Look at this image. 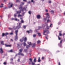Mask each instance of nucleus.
I'll return each instance as SVG.
<instances>
[{"label":"nucleus","mask_w":65,"mask_h":65,"mask_svg":"<svg viewBox=\"0 0 65 65\" xmlns=\"http://www.w3.org/2000/svg\"><path fill=\"white\" fill-rule=\"evenodd\" d=\"M58 45H59V46H60V47H62V44L61 43H59L58 44Z\"/></svg>","instance_id":"obj_21"},{"label":"nucleus","mask_w":65,"mask_h":65,"mask_svg":"<svg viewBox=\"0 0 65 65\" xmlns=\"http://www.w3.org/2000/svg\"><path fill=\"white\" fill-rule=\"evenodd\" d=\"M21 3L22 5H24V4H25V3L23 2H21Z\"/></svg>","instance_id":"obj_44"},{"label":"nucleus","mask_w":65,"mask_h":65,"mask_svg":"<svg viewBox=\"0 0 65 65\" xmlns=\"http://www.w3.org/2000/svg\"><path fill=\"white\" fill-rule=\"evenodd\" d=\"M1 44H2V45H4V41H1Z\"/></svg>","instance_id":"obj_14"},{"label":"nucleus","mask_w":65,"mask_h":65,"mask_svg":"<svg viewBox=\"0 0 65 65\" xmlns=\"http://www.w3.org/2000/svg\"><path fill=\"white\" fill-rule=\"evenodd\" d=\"M59 52H60L59 51H57L56 52V53H59Z\"/></svg>","instance_id":"obj_59"},{"label":"nucleus","mask_w":65,"mask_h":65,"mask_svg":"<svg viewBox=\"0 0 65 65\" xmlns=\"http://www.w3.org/2000/svg\"><path fill=\"white\" fill-rule=\"evenodd\" d=\"M43 28V26H42V27H41V26H39L38 30H39L40 29H41V28Z\"/></svg>","instance_id":"obj_20"},{"label":"nucleus","mask_w":65,"mask_h":65,"mask_svg":"<svg viewBox=\"0 0 65 65\" xmlns=\"http://www.w3.org/2000/svg\"><path fill=\"white\" fill-rule=\"evenodd\" d=\"M28 13L29 14H31V12L30 11H29Z\"/></svg>","instance_id":"obj_35"},{"label":"nucleus","mask_w":65,"mask_h":65,"mask_svg":"<svg viewBox=\"0 0 65 65\" xmlns=\"http://www.w3.org/2000/svg\"><path fill=\"white\" fill-rule=\"evenodd\" d=\"M21 24H22V23H24V21L23 20H22L21 21Z\"/></svg>","instance_id":"obj_24"},{"label":"nucleus","mask_w":65,"mask_h":65,"mask_svg":"<svg viewBox=\"0 0 65 65\" xmlns=\"http://www.w3.org/2000/svg\"><path fill=\"white\" fill-rule=\"evenodd\" d=\"M38 35L39 36V37H40L41 36V34L40 33H38Z\"/></svg>","instance_id":"obj_32"},{"label":"nucleus","mask_w":65,"mask_h":65,"mask_svg":"<svg viewBox=\"0 0 65 65\" xmlns=\"http://www.w3.org/2000/svg\"><path fill=\"white\" fill-rule=\"evenodd\" d=\"M4 52L3 51V49L2 48H1L0 49V53H1V54H3V53Z\"/></svg>","instance_id":"obj_7"},{"label":"nucleus","mask_w":65,"mask_h":65,"mask_svg":"<svg viewBox=\"0 0 65 65\" xmlns=\"http://www.w3.org/2000/svg\"><path fill=\"white\" fill-rule=\"evenodd\" d=\"M23 50V49H21L19 50V52H20V53H21V52H22V50Z\"/></svg>","instance_id":"obj_33"},{"label":"nucleus","mask_w":65,"mask_h":65,"mask_svg":"<svg viewBox=\"0 0 65 65\" xmlns=\"http://www.w3.org/2000/svg\"><path fill=\"white\" fill-rule=\"evenodd\" d=\"M21 17V14H19L18 15V17Z\"/></svg>","instance_id":"obj_48"},{"label":"nucleus","mask_w":65,"mask_h":65,"mask_svg":"<svg viewBox=\"0 0 65 65\" xmlns=\"http://www.w3.org/2000/svg\"><path fill=\"white\" fill-rule=\"evenodd\" d=\"M25 7L23 8L22 6V4H21L20 5V7H19V9H20V11H16L17 14H20L21 13V11L22 12H23L24 11V10L26 11L27 10L26 9L27 8V6H25Z\"/></svg>","instance_id":"obj_1"},{"label":"nucleus","mask_w":65,"mask_h":65,"mask_svg":"<svg viewBox=\"0 0 65 65\" xmlns=\"http://www.w3.org/2000/svg\"><path fill=\"white\" fill-rule=\"evenodd\" d=\"M23 1L24 2H27V0H23Z\"/></svg>","instance_id":"obj_50"},{"label":"nucleus","mask_w":65,"mask_h":65,"mask_svg":"<svg viewBox=\"0 0 65 65\" xmlns=\"http://www.w3.org/2000/svg\"><path fill=\"white\" fill-rule=\"evenodd\" d=\"M41 42L40 40H38L37 42V44H38L39 43H40Z\"/></svg>","instance_id":"obj_23"},{"label":"nucleus","mask_w":65,"mask_h":65,"mask_svg":"<svg viewBox=\"0 0 65 65\" xmlns=\"http://www.w3.org/2000/svg\"><path fill=\"white\" fill-rule=\"evenodd\" d=\"M23 40L22 39H20V41H21V42H23Z\"/></svg>","instance_id":"obj_40"},{"label":"nucleus","mask_w":65,"mask_h":65,"mask_svg":"<svg viewBox=\"0 0 65 65\" xmlns=\"http://www.w3.org/2000/svg\"><path fill=\"white\" fill-rule=\"evenodd\" d=\"M15 27L14 26L13 27V28H11L9 27V29L10 30H13V29Z\"/></svg>","instance_id":"obj_11"},{"label":"nucleus","mask_w":65,"mask_h":65,"mask_svg":"<svg viewBox=\"0 0 65 65\" xmlns=\"http://www.w3.org/2000/svg\"><path fill=\"white\" fill-rule=\"evenodd\" d=\"M42 60H44V57H42Z\"/></svg>","instance_id":"obj_52"},{"label":"nucleus","mask_w":65,"mask_h":65,"mask_svg":"<svg viewBox=\"0 0 65 65\" xmlns=\"http://www.w3.org/2000/svg\"><path fill=\"white\" fill-rule=\"evenodd\" d=\"M51 22V21L50 20H49V19H48V20H47V23H48V22Z\"/></svg>","instance_id":"obj_34"},{"label":"nucleus","mask_w":65,"mask_h":65,"mask_svg":"<svg viewBox=\"0 0 65 65\" xmlns=\"http://www.w3.org/2000/svg\"><path fill=\"white\" fill-rule=\"evenodd\" d=\"M18 55H21V56H24V54H23L22 53H21V52H19L18 53Z\"/></svg>","instance_id":"obj_9"},{"label":"nucleus","mask_w":65,"mask_h":65,"mask_svg":"<svg viewBox=\"0 0 65 65\" xmlns=\"http://www.w3.org/2000/svg\"><path fill=\"white\" fill-rule=\"evenodd\" d=\"M13 58H11L10 59V60H11V61H13Z\"/></svg>","instance_id":"obj_47"},{"label":"nucleus","mask_w":65,"mask_h":65,"mask_svg":"<svg viewBox=\"0 0 65 65\" xmlns=\"http://www.w3.org/2000/svg\"><path fill=\"white\" fill-rule=\"evenodd\" d=\"M25 42L23 43V44H24V46H26V44Z\"/></svg>","instance_id":"obj_25"},{"label":"nucleus","mask_w":65,"mask_h":65,"mask_svg":"<svg viewBox=\"0 0 65 65\" xmlns=\"http://www.w3.org/2000/svg\"><path fill=\"white\" fill-rule=\"evenodd\" d=\"M10 35H13V33L11 32L10 34Z\"/></svg>","instance_id":"obj_55"},{"label":"nucleus","mask_w":65,"mask_h":65,"mask_svg":"<svg viewBox=\"0 0 65 65\" xmlns=\"http://www.w3.org/2000/svg\"><path fill=\"white\" fill-rule=\"evenodd\" d=\"M58 39L59 40H60L61 39V38H60V37H59V36H58Z\"/></svg>","instance_id":"obj_42"},{"label":"nucleus","mask_w":65,"mask_h":65,"mask_svg":"<svg viewBox=\"0 0 65 65\" xmlns=\"http://www.w3.org/2000/svg\"><path fill=\"white\" fill-rule=\"evenodd\" d=\"M24 51L26 52V53H27V49H25Z\"/></svg>","instance_id":"obj_46"},{"label":"nucleus","mask_w":65,"mask_h":65,"mask_svg":"<svg viewBox=\"0 0 65 65\" xmlns=\"http://www.w3.org/2000/svg\"><path fill=\"white\" fill-rule=\"evenodd\" d=\"M20 59H18V62H20Z\"/></svg>","instance_id":"obj_53"},{"label":"nucleus","mask_w":65,"mask_h":65,"mask_svg":"<svg viewBox=\"0 0 65 65\" xmlns=\"http://www.w3.org/2000/svg\"><path fill=\"white\" fill-rule=\"evenodd\" d=\"M40 61H41V60L40 59V57H39L38 60V62H40Z\"/></svg>","instance_id":"obj_19"},{"label":"nucleus","mask_w":65,"mask_h":65,"mask_svg":"<svg viewBox=\"0 0 65 65\" xmlns=\"http://www.w3.org/2000/svg\"><path fill=\"white\" fill-rule=\"evenodd\" d=\"M4 9H7V8L5 7H4Z\"/></svg>","instance_id":"obj_49"},{"label":"nucleus","mask_w":65,"mask_h":65,"mask_svg":"<svg viewBox=\"0 0 65 65\" xmlns=\"http://www.w3.org/2000/svg\"><path fill=\"white\" fill-rule=\"evenodd\" d=\"M9 4H11L10 5V7H9V8H10V7H12V6L13 5V4L11 3H9Z\"/></svg>","instance_id":"obj_8"},{"label":"nucleus","mask_w":65,"mask_h":65,"mask_svg":"<svg viewBox=\"0 0 65 65\" xmlns=\"http://www.w3.org/2000/svg\"><path fill=\"white\" fill-rule=\"evenodd\" d=\"M60 24H61V22H59L58 23V25H60Z\"/></svg>","instance_id":"obj_54"},{"label":"nucleus","mask_w":65,"mask_h":65,"mask_svg":"<svg viewBox=\"0 0 65 65\" xmlns=\"http://www.w3.org/2000/svg\"><path fill=\"white\" fill-rule=\"evenodd\" d=\"M45 15H46L47 16V18H50V15L48 14V13H46Z\"/></svg>","instance_id":"obj_10"},{"label":"nucleus","mask_w":65,"mask_h":65,"mask_svg":"<svg viewBox=\"0 0 65 65\" xmlns=\"http://www.w3.org/2000/svg\"><path fill=\"white\" fill-rule=\"evenodd\" d=\"M36 36V34L35 35L34 34L33 35V37H35Z\"/></svg>","instance_id":"obj_29"},{"label":"nucleus","mask_w":65,"mask_h":65,"mask_svg":"<svg viewBox=\"0 0 65 65\" xmlns=\"http://www.w3.org/2000/svg\"><path fill=\"white\" fill-rule=\"evenodd\" d=\"M31 64L32 65H35V63L34 62H32Z\"/></svg>","instance_id":"obj_27"},{"label":"nucleus","mask_w":65,"mask_h":65,"mask_svg":"<svg viewBox=\"0 0 65 65\" xmlns=\"http://www.w3.org/2000/svg\"><path fill=\"white\" fill-rule=\"evenodd\" d=\"M20 2V0H16L17 2Z\"/></svg>","instance_id":"obj_38"},{"label":"nucleus","mask_w":65,"mask_h":65,"mask_svg":"<svg viewBox=\"0 0 65 65\" xmlns=\"http://www.w3.org/2000/svg\"><path fill=\"white\" fill-rule=\"evenodd\" d=\"M26 32H27V33H28V34H29V33H30V31H26Z\"/></svg>","instance_id":"obj_45"},{"label":"nucleus","mask_w":65,"mask_h":65,"mask_svg":"<svg viewBox=\"0 0 65 65\" xmlns=\"http://www.w3.org/2000/svg\"><path fill=\"white\" fill-rule=\"evenodd\" d=\"M37 19H39L40 18V15H37Z\"/></svg>","instance_id":"obj_13"},{"label":"nucleus","mask_w":65,"mask_h":65,"mask_svg":"<svg viewBox=\"0 0 65 65\" xmlns=\"http://www.w3.org/2000/svg\"><path fill=\"white\" fill-rule=\"evenodd\" d=\"M34 62L35 63V62H36V58H35L34 60Z\"/></svg>","instance_id":"obj_18"},{"label":"nucleus","mask_w":65,"mask_h":65,"mask_svg":"<svg viewBox=\"0 0 65 65\" xmlns=\"http://www.w3.org/2000/svg\"><path fill=\"white\" fill-rule=\"evenodd\" d=\"M24 14H25V13H24V12L23 13H22V15H24Z\"/></svg>","instance_id":"obj_57"},{"label":"nucleus","mask_w":65,"mask_h":65,"mask_svg":"<svg viewBox=\"0 0 65 65\" xmlns=\"http://www.w3.org/2000/svg\"><path fill=\"white\" fill-rule=\"evenodd\" d=\"M21 23H19V25L16 26V28H15L14 29V30H16V29H19L21 28Z\"/></svg>","instance_id":"obj_3"},{"label":"nucleus","mask_w":65,"mask_h":65,"mask_svg":"<svg viewBox=\"0 0 65 65\" xmlns=\"http://www.w3.org/2000/svg\"><path fill=\"white\" fill-rule=\"evenodd\" d=\"M14 21H18V19L15 18V19L14 18Z\"/></svg>","instance_id":"obj_36"},{"label":"nucleus","mask_w":65,"mask_h":65,"mask_svg":"<svg viewBox=\"0 0 65 65\" xmlns=\"http://www.w3.org/2000/svg\"><path fill=\"white\" fill-rule=\"evenodd\" d=\"M45 33H46L47 34H48L49 33V31L47 30H43V34L44 35H45L47 37L48 36L47 35L45 34Z\"/></svg>","instance_id":"obj_4"},{"label":"nucleus","mask_w":65,"mask_h":65,"mask_svg":"<svg viewBox=\"0 0 65 65\" xmlns=\"http://www.w3.org/2000/svg\"><path fill=\"white\" fill-rule=\"evenodd\" d=\"M8 34V33L7 32L5 34L4 33H3L2 34V37H3L4 36H7V35Z\"/></svg>","instance_id":"obj_6"},{"label":"nucleus","mask_w":65,"mask_h":65,"mask_svg":"<svg viewBox=\"0 0 65 65\" xmlns=\"http://www.w3.org/2000/svg\"><path fill=\"white\" fill-rule=\"evenodd\" d=\"M45 11H46V12H48V10H47V9H46Z\"/></svg>","instance_id":"obj_61"},{"label":"nucleus","mask_w":65,"mask_h":65,"mask_svg":"<svg viewBox=\"0 0 65 65\" xmlns=\"http://www.w3.org/2000/svg\"><path fill=\"white\" fill-rule=\"evenodd\" d=\"M11 46V45H8V47H10Z\"/></svg>","instance_id":"obj_60"},{"label":"nucleus","mask_w":65,"mask_h":65,"mask_svg":"<svg viewBox=\"0 0 65 65\" xmlns=\"http://www.w3.org/2000/svg\"><path fill=\"white\" fill-rule=\"evenodd\" d=\"M58 65H61V64H60V62H58Z\"/></svg>","instance_id":"obj_63"},{"label":"nucleus","mask_w":65,"mask_h":65,"mask_svg":"<svg viewBox=\"0 0 65 65\" xmlns=\"http://www.w3.org/2000/svg\"><path fill=\"white\" fill-rule=\"evenodd\" d=\"M29 32L30 33H32V30H31V29H30L29 30Z\"/></svg>","instance_id":"obj_28"},{"label":"nucleus","mask_w":65,"mask_h":65,"mask_svg":"<svg viewBox=\"0 0 65 65\" xmlns=\"http://www.w3.org/2000/svg\"><path fill=\"white\" fill-rule=\"evenodd\" d=\"M35 45H36V44L35 43H34L33 44L32 46V47H34L35 46Z\"/></svg>","instance_id":"obj_16"},{"label":"nucleus","mask_w":65,"mask_h":65,"mask_svg":"<svg viewBox=\"0 0 65 65\" xmlns=\"http://www.w3.org/2000/svg\"><path fill=\"white\" fill-rule=\"evenodd\" d=\"M27 3H29V4H30V1H29L28 2H27Z\"/></svg>","instance_id":"obj_62"},{"label":"nucleus","mask_w":65,"mask_h":65,"mask_svg":"<svg viewBox=\"0 0 65 65\" xmlns=\"http://www.w3.org/2000/svg\"><path fill=\"white\" fill-rule=\"evenodd\" d=\"M27 43L29 44V45H27L26 47L27 48H28L30 47V45H32V43H31V42H30L29 43L28 42H27Z\"/></svg>","instance_id":"obj_5"},{"label":"nucleus","mask_w":65,"mask_h":65,"mask_svg":"<svg viewBox=\"0 0 65 65\" xmlns=\"http://www.w3.org/2000/svg\"><path fill=\"white\" fill-rule=\"evenodd\" d=\"M10 64H13H13H14V63L12 61L11 62H10Z\"/></svg>","instance_id":"obj_30"},{"label":"nucleus","mask_w":65,"mask_h":65,"mask_svg":"<svg viewBox=\"0 0 65 65\" xmlns=\"http://www.w3.org/2000/svg\"><path fill=\"white\" fill-rule=\"evenodd\" d=\"M29 60H30V62H32V59L30 58L29 59Z\"/></svg>","instance_id":"obj_39"},{"label":"nucleus","mask_w":65,"mask_h":65,"mask_svg":"<svg viewBox=\"0 0 65 65\" xmlns=\"http://www.w3.org/2000/svg\"><path fill=\"white\" fill-rule=\"evenodd\" d=\"M50 27H53V24H51L50 25Z\"/></svg>","instance_id":"obj_26"},{"label":"nucleus","mask_w":65,"mask_h":65,"mask_svg":"<svg viewBox=\"0 0 65 65\" xmlns=\"http://www.w3.org/2000/svg\"><path fill=\"white\" fill-rule=\"evenodd\" d=\"M4 65H6V62H4Z\"/></svg>","instance_id":"obj_51"},{"label":"nucleus","mask_w":65,"mask_h":65,"mask_svg":"<svg viewBox=\"0 0 65 65\" xmlns=\"http://www.w3.org/2000/svg\"><path fill=\"white\" fill-rule=\"evenodd\" d=\"M5 46L6 47H8V45H7L6 44H5Z\"/></svg>","instance_id":"obj_41"},{"label":"nucleus","mask_w":65,"mask_h":65,"mask_svg":"<svg viewBox=\"0 0 65 65\" xmlns=\"http://www.w3.org/2000/svg\"><path fill=\"white\" fill-rule=\"evenodd\" d=\"M27 40V38L26 37H25L24 38V41L25 42H26V41Z\"/></svg>","instance_id":"obj_15"},{"label":"nucleus","mask_w":65,"mask_h":65,"mask_svg":"<svg viewBox=\"0 0 65 65\" xmlns=\"http://www.w3.org/2000/svg\"><path fill=\"white\" fill-rule=\"evenodd\" d=\"M45 38L46 39H48V38H47V37L46 36H45Z\"/></svg>","instance_id":"obj_64"},{"label":"nucleus","mask_w":65,"mask_h":65,"mask_svg":"<svg viewBox=\"0 0 65 65\" xmlns=\"http://www.w3.org/2000/svg\"><path fill=\"white\" fill-rule=\"evenodd\" d=\"M23 28H24V29H26V26L25 25H24L23 26Z\"/></svg>","instance_id":"obj_31"},{"label":"nucleus","mask_w":65,"mask_h":65,"mask_svg":"<svg viewBox=\"0 0 65 65\" xmlns=\"http://www.w3.org/2000/svg\"><path fill=\"white\" fill-rule=\"evenodd\" d=\"M15 41H17L18 39V30H17L15 31Z\"/></svg>","instance_id":"obj_2"},{"label":"nucleus","mask_w":65,"mask_h":65,"mask_svg":"<svg viewBox=\"0 0 65 65\" xmlns=\"http://www.w3.org/2000/svg\"><path fill=\"white\" fill-rule=\"evenodd\" d=\"M50 12H51V13L52 14H53V13H54V11L52 10L50 11Z\"/></svg>","instance_id":"obj_17"},{"label":"nucleus","mask_w":65,"mask_h":65,"mask_svg":"<svg viewBox=\"0 0 65 65\" xmlns=\"http://www.w3.org/2000/svg\"><path fill=\"white\" fill-rule=\"evenodd\" d=\"M14 17H17V15L16 14H14Z\"/></svg>","instance_id":"obj_58"},{"label":"nucleus","mask_w":65,"mask_h":65,"mask_svg":"<svg viewBox=\"0 0 65 65\" xmlns=\"http://www.w3.org/2000/svg\"><path fill=\"white\" fill-rule=\"evenodd\" d=\"M62 40H61L60 41V43H62Z\"/></svg>","instance_id":"obj_56"},{"label":"nucleus","mask_w":65,"mask_h":65,"mask_svg":"<svg viewBox=\"0 0 65 65\" xmlns=\"http://www.w3.org/2000/svg\"><path fill=\"white\" fill-rule=\"evenodd\" d=\"M13 52V51L12 50H11L9 51V52H10V53H12V52Z\"/></svg>","instance_id":"obj_22"},{"label":"nucleus","mask_w":65,"mask_h":65,"mask_svg":"<svg viewBox=\"0 0 65 65\" xmlns=\"http://www.w3.org/2000/svg\"><path fill=\"white\" fill-rule=\"evenodd\" d=\"M49 29V27L47 26V27L45 29V30H44V31H47V30L48 31V29Z\"/></svg>","instance_id":"obj_12"},{"label":"nucleus","mask_w":65,"mask_h":65,"mask_svg":"<svg viewBox=\"0 0 65 65\" xmlns=\"http://www.w3.org/2000/svg\"><path fill=\"white\" fill-rule=\"evenodd\" d=\"M59 35L60 36H61L62 35V34H61V33H60L59 34Z\"/></svg>","instance_id":"obj_37"},{"label":"nucleus","mask_w":65,"mask_h":65,"mask_svg":"<svg viewBox=\"0 0 65 65\" xmlns=\"http://www.w3.org/2000/svg\"><path fill=\"white\" fill-rule=\"evenodd\" d=\"M11 20L12 21H13V20H14V18H12L11 19Z\"/></svg>","instance_id":"obj_43"}]
</instances>
